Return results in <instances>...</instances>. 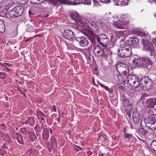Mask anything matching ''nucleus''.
Returning a JSON list of instances; mask_svg holds the SVG:
<instances>
[{"mask_svg": "<svg viewBox=\"0 0 156 156\" xmlns=\"http://www.w3.org/2000/svg\"><path fill=\"white\" fill-rule=\"evenodd\" d=\"M60 142H61V141L60 140H58L57 146L59 147V146H61V144H60Z\"/></svg>", "mask_w": 156, "mask_h": 156, "instance_id": "052dcab7", "label": "nucleus"}, {"mask_svg": "<svg viewBox=\"0 0 156 156\" xmlns=\"http://www.w3.org/2000/svg\"><path fill=\"white\" fill-rule=\"evenodd\" d=\"M130 95L131 96H133L134 95V93L133 90H131L130 91Z\"/></svg>", "mask_w": 156, "mask_h": 156, "instance_id": "bf43d9fd", "label": "nucleus"}, {"mask_svg": "<svg viewBox=\"0 0 156 156\" xmlns=\"http://www.w3.org/2000/svg\"><path fill=\"white\" fill-rule=\"evenodd\" d=\"M2 139L4 140L5 141L7 142L8 143L10 142L11 141L10 136L6 134H3Z\"/></svg>", "mask_w": 156, "mask_h": 156, "instance_id": "393cba45", "label": "nucleus"}, {"mask_svg": "<svg viewBox=\"0 0 156 156\" xmlns=\"http://www.w3.org/2000/svg\"><path fill=\"white\" fill-rule=\"evenodd\" d=\"M133 64L138 67H147L149 65H152V61L149 58L143 57L135 58L133 61Z\"/></svg>", "mask_w": 156, "mask_h": 156, "instance_id": "7ed1b4c3", "label": "nucleus"}, {"mask_svg": "<svg viewBox=\"0 0 156 156\" xmlns=\"http://www.w3.org/2000/svg\"><path fill=\"white\" fill-rule=\"evenodd\" d=\"M132 54L131 48L129 44L124 43L120 45L118 50V54L121 57L126 58L131 56Z\"/></svg>", "mask_w": 156, "mask_h": 156, "instance_id": "f03ea898", "label": "nucleus"}, {"mask_svg": "<svg viewBox=\"0 0 156 156\" xmlns=\"http://www.w3.org/2000/svg\"><path fill=\"white\" fill-rule=\"evenodd\" d=\"M152 126H151V130L156 129V121L155 120L152 121Z\"/></svg>", "mask_w": 156, "mask_h": 156, "instance_id": "4c0bfd02", "label": "nucleus"}, {"mask_svg": "<svg viewBox=\"0 0 156 156\" xmlns=\"http://www.w3.org/2000/svg\"><path fill=\"white\" fill-rule=\"evenodd\" d=\"M71 16L72 19L77 23L74 26V28L80 31L83 30V32L86 31L83 29L82 27L84 25V24L81 21L79 14L76 12L74 11L71 14Z\"/></svg>", "mask_w": 156, "mask_h": 156, "instance_id": "20e7f679", "label": "nucleus"}, {"mask_svg": "<svg viewBox=\"0 0 156 156\" xmlns=\"http://www.w3.org/2000/svg\"><path fill=\"white\" fill-rule=\"evenodd\" d=\"M148 2L152 4L154 3H156V0H148Z\"/></svg>", "mask_w": 156, "mask_h": 156, "instance_id": "864d4df0", "label": "nucleus"}, {"mask_svg": "<svg viewBox=\"0 0 156 156\" xmlns=\"http://www.w3.org/2000/svg\"><path fill=\"white\" fill-rule=\"evenodd\" d=\"M134 34L141 37H145L148 34L146 32H144L139 28L136 29L133 31Z\"/></svg>", "mask_w": 156, "mask_h": 156, "instance_id": "ddd939ff", "label": "nucleus"}, {"mask_svg": "<svg viewBox=\"0 0 156 156\" xmlns=\"http://www.w3.org/2000/svg\"><path fill=\"white\" fill-rule=\"evenodd\" d=\"M122 82H126V80H125V79L123 77H122Z\"/></svg>", "mask_w": 156, "mask_h": 156, "instance_id": "774afa93", "label": "nucleus"}, {"mask_svg": "<svg viewBox=\"0 0 156 156\" xmlns=\"http://www.w3.org/2000/svg\"><path fill=\"white\" fill-rule=\"evenodd\" d=\"M150 147L153 151L156 152V140H154L151 142Z\"/></svg>", "mask_w": 156, "mask_h": 156, "instance_id": "bb28decb", "label": "nucleus"}, {"mask_svg": "<svg viewBox=\"0 0 156 156\" xmlns=\"http://www.w3.org/2000/svg\"><path fill=\"white\" fill-rule=\"evenodd\" d=\"M138 131L143 135H146L147 133V131L145 130L142 126L140 127L138 129Z\"/></svg>", "mask_w": 156, "mask_h": 156, "instance_id": "5701e85b", "label": "nucleus"}, {"mask_svg": "<svg viewBox=\"0 0 156 156\" xmlns=\"http://www.w3.org/2000/svg\"><path fill=\"white\" fill-rule=\"evenodd\" d=\"M6 76L5 73L2 72H0V78L4 79Z\"/></svg>", "mask_w": 156, "mask_h": 156, "instance_id": "49530a36", "label": "nucleus"}, {"mask_svg": "<svg viewBox=\"0 0 156 156\" xmlns=\"http://www.w3.org/2000/svg\"><path fill=\"white\" fill-rule=\"evenodd\" d=\"M28 119H27V120H26L25 122H24L23 123H22V125L23 126L24 125H27L29 124V123L28 122Z\"/></svg>", "mask_w": 156, "mask_h": 156, "instance_id": "8fccbe9b", "label": "nucleus"}, {"mask_svg": "<svg viewBox=\"0 0 156 156\" xmlns=\"http://www.w3.org/2000/svg\"><path fill=\"white\" fill-rule=\"evenodd\" d=\"M112 0H100V1L103 3L107 4L110 3Z\"/></svg>", "mask_w": 156, "mask_h": 156, "instance_id": "a18cd8bd", "label": "nucleus"}, {"mask_svg": "<svg viewBox=\"0 0 156 156\" xmlns=\"http://www.w3.org/2000/svg\"><path fill=\"white\" fill-rule=\"evenodd\" d=\"M108 139V136L105 134L101 135L98 138L99 140H101L103 142H105Z\"/></svg>", "mask_w": 156, "mask_h": 156, "instance_id": "cd10ccee", "label": "nucleus"}, {"mask_svg": "<svg viewBox=\"0 0 156 156\" xmlns=\"http://www.w3.org/2000/svg\"><path fill=\"white\" fill-rule=\"evenodd\" d=\"M37 117H40L41 116H44L43 113L41 111H38L37 112Z\"/></svg>", "mask_w": 156, "mask_h": 156, "instance_id": "a19ab883", "label": "nucleus"}, {"mask_svg": "<svg viewBox=\"0 0 156 156\" xmlns=\"http://www.w3.org/2000/svg\"><path fill=\"white\" fill-rule=\"evenodd\" d=\"M132 110H125L126 113L129 116H131V113L132 112Z\"/></svg>", "mask_w": 156, "mask_h": 156, "instance_id": "09e8293b", "label": "nucleus"}, {"mask_svg": "<svg viewBox=\"0 0 156 156\" xmlns=\"http://www.w3.org/2000/svg\"><path fill=\"white\" fill-rule=\"evenodd\" d=\"M153 42L155 45L156 46V38L153 40Z\"/></svg>", "mask_w": 156, "mask_h": 156, "instance_id": "338daca9", "label": "nucleus"}, {"mask_svg": "<svg viewBox=\"0 0 156 156\" xmlns=\"http://www.w3.org/2000/svg\"><path fill=\"white\" fill-rule=\"evenodd\" d=\"M128 22H126L120 20H118L116 21H114L112 23L113 26L118 29H126L128 24Z\"/></svg>", "mask_w": 156, "mask_h": 156, "instance_id": "9d476101", "label": "nucleus"}, {"mask_svg": "<svg viewBox=\"0 0 156 156\" xmlns=\"http://www.w3.org/2000/svg\"><path fill=\"white\" fill-rule=\"evenodd\" d=\"M142 44L144 49L150 53L152 56L154 54V49L152 43L147 39H143Z\"/></svg>", "mask_w": 156, "mask_h": 156, "instance_id": "423d86ee", "label": "nucleus"}, {"mask_svg": "<svg viewBox=\"0 0 156 156\" xmlns=\"http://www.w3.org/2000/svg\"><path fill=\"white\" fill-rule=\"evenodd\" d=\"M51 140L52 144H56L57 146V142L58 140H57V138L55 137H51Z\"/></svg>", "mask_w": 156, "mask_h": 156, "instance_id": "58836bf2", "label": "nucleus"}, {"mask_svg": "<svg viewBox=\"0 0 156 156\" xmlns=\"http://www.w3.org/2000/svg\"><path fill=\"white\" fill-rule=\"evenodd\" d=\"M6 151L3 150H0V154L2 156H6Z\"/></svg>", "mask_w": 156, "mask_h": 156, "instance_id": "ea45409f", "label": "nucleus"}, {"mask_svg": "<svg viewBox=\"0 0 156 156\" xmlns=\"http://www.w3.org/2000/svg\"><path fill=\"white\" fill-rule=\"evenodd\" d=\"M153 101L154 103H155V105L156 104V98H153Z\"/></svg>", "mask_w": 156, "mask_h": 156, "instance_id": "69168bd1", "label": "nucleus"}, {"mask_svg": "<svg viewBox=\"0 0 156 156\" xmlns=\"http://www.w3.org/2000/svg\"><path fill=\"white\" fill-rule=\"evenodd\" d=\"M80 4H83V0H78Z\"/></svg>", "mask_w": 156, "mask_h": 156, "instance_id": "680f3d73", "label": "nucleus"}, {"mask_svg": "<svg viewBox=\"0 0 156 156\" xmlns=\"http://www.w3.org/2000/svg\"><path fill=\"white\" fill-rule=\"evenodd\" d=\"M147 96V95L146 94H144L143 95V96H142V97L141 98V100H144L145 99V98Z\"/></svg>", "mask_w": 156, "mask_h": 156, "instance_id": "4d7b16f0", "label": "nucleus"}, {"mask_svg": "<svg viewBox=\"0 0 156 156\" xmlns=\"http://www.w3.org/2000/svg\"><path fill=\"white\" fill-rule=\"evenodd\" d=\"M98 84L101 86L105 90L108 91L109 93H112L113 92V90L112 89H109V88L106 86L102 84L101 83H100L98 81Z\"/></svg>", "mask_w": 156, "mask_h": 156, "instance_id": "2f4dec72", "label": "nucleus"}, {"mask_svg": "<svg viewBox=\"0 0 156 156\" xmlns=\"http://www.w3.org/2000/svg\"><path fill=\"white\" fill-rule=\"evenodd\" d=\"M154 121V120H153ZM146 126L151 130V126H152V120L148 119L144 120Z\"/></svg>", "mask_w": 156, "mask_h": 156, "instance_id": "4be33fe9", "label": "nucleus"}, {"mask_svg": "<svg viewBox=\"0 0 156 156\" xmlns=\"http://www.w3.org/2000/svg\"><path fill=\"white\" fill-rule=\"evenodd\" d=\"M24 11V8L20 6H17L14 8L9 12V15L12 18L18 17L22 14Z\"/></svg>", "mask_w": 156, "mask_h": 156, "instance_id": "0eeeda50", "label": "nucleus"}, {"mask_svg": "<svg viewBox=\"0 0 156 156\" xmlns=\"http://www.w3.org/2000/svg\"><path fill=\"white\" fill-rule=\"evenodd\" d=\"M4 24L3 22L0 20V32H3L4 31V30L3 28Z\"/></svg>", "mask_w": 156, "mask_h": 156, "instance_id": "e433bc0d", "label": "nucleus"}, {"mask_svg": "<svg viewBox=\"0 0 156 156\" xmlns=\"http://www.w3.org/2000/svg\"><path fill=\"white\" fill-rule=\"evenodd\" d=\"M87 19L92 22H94L95 16L94 14H89L87 16Z\"/></svg>", "mask_w": 156, "mask_h": 156, "instance_id": "72a5a7b5", "label": "nucleus"}, {"mask_svg": "<svg viewBox=\"0 0 156 156\" xmlns=\"http://www.w3.org/2000/svg\"><path fill=\"white\" fill-rule=\"evenodd\" d=\"M113 1V3L115 4V5L119 6L118 5L119 3V2H121V1H119V0H112Z\"/></svg>", "mask_w": 156, "mask_h": 156, "instance_id": "de8ad7c7", "label": "nucleus"}, {"mask_svg": "<svg viewBox=\"0 0 156 156\" xmlns=\"http://www.w3.org/2000/svg\"><path fill=\"white\" fill-rule=\"evenodd\" d=\"M75 40L79 42V44L82 47L87 46L89 43V39L85 37H76Z\"/></svg>", "mask_w": 156, "mask_h": 156, "instance_id": "9b49d317", "label": "nucleus"}, {"mask_svg": "<svg viewBox=\"0 0 156 156\" xmlns=\"http://www.w3.org/2000/svg\"><path fill=\"white\" fill-rule=\"evenodd\" d=\"M132 117L134 122L136 124H137L139 123L140 119V115L138 112H133L132 114Z\"/></svg>", "mask_w": 156, "mask_h": 156, "instance_id": "f3484780", "label": "nucleus"}, {"mask_svg": "<svg viewBox=\"0 0 156 156\" xmlns=\"http://www.w3.org/2000/svg\"><path fill=\"white\" fill-rule=\"evenodd\" d=\"M116 86L117 87H119L120 89H121V88H122V86L119 84H116Z\"/></svg>", "mask_w": 156, "mask_h": 156, "instance_id": "6e6d98bb", "label": "nucleus"}, {"mask_svg": "<svg viewBox=\"0 0 156 156\" xmlns=\"http://www.w3.org/2000/svg\"><path fill=\"white\" fill-rule=\"evenodd\" d=\"M35 128V130L36 131H39L40 130V128L39 127H37V126H36V127Z\"/></svg>", "mask_w": 156, "mask_h": 156, "instance_id": "13d9d810", "label": "nucleus"}, {"mask_svg": "<svg viewBox=\"0 0 156 156\" xmlns=\"http://www.w3.org/2000/svg\"><path fill=\"white\" fill-rule=\"evenodd\" d=\"M152 80L148 77L142 78L140 81L139 86L142 89H150L152 87Z\"/></svg>", "mask_w": 156, "mask_h": 156, "instance_id": "39448f33", "label": "nucleus"}, {"mask_svg": "<svg viewBox=\"0 0 156 156\" xmlns=\"http://www.w3.org/2000/svg\"><path fill=\"white\" fill-rule=\"evenodd\" d=\"M15 136L17 139L18 142L22 143V141L23 140L22 135L20 133H16L15 135Z\"/></svg>", "mask_w": 156, "mask_h": 156, "instance_id": "b1692460", "label": "nucleus"}, {"mask_svg": "<svg viewBox=\"0 0 156 156\" xmlns=\"http://www.w3.org/2000/svg\"><path fill=\"white\" fill-rule=\"evenodd\" d=\"M53 110L54 112H56V108L55 106H53Z\"/></svg>", "mask_w": 156, "mask_h": 156, "instance_id": "0e129e2a", "label": "nucleus"}, {"mask_svg": "<svg viewBox=\"0 0 156 156\" xmlns=\"http://www.w3.org/2000/svg\"><path fill=\"white\" fill-rule=\"evenodd\" d=\"M5 70L6 71H7L8 72H9L11 71L12 69H9L8 68H7V67L5 69H3V70Z\"/></svg>", "mask_w": 156, "mask_h": 156, "instance_id": "5fc2aeb1", "label": "nucleus"}, {"mask_svg": "<svg viewBox=\"0 0 156 156\" xmlns=\"http://www.w3.org/2000/svg\"><path fill=\"white\" fill-rule=\"evenodd\" d=\"M21 131L22 133H25L26 132H28V131L26 130V129L24 128H22L21 129Z\"/></svg>", "mask_w": 156, "mask_h": 156, "instance_id": "3c124183", "label": "nucleus"}, {"mask_svg": "<svg viewBox=\"0 0 156 156\" xmlns=\"http://www.w3.org/2000/svg\"><path fill=\"white\" fill-rule=\"evenodd\" d=\"M49 131L51 133H52V130L51 129H48L47 128L44 129L43 131L42 136L43 138L45 140H47L49 136Z\"/></svg>", "mask_w": 156, "mask_h": 156, "instance_id": "4468645a", "label": "nucleus"}, {"mask_svg": "<svg viewBox=\"0 0 156 156\" xmlns=\"http://www.w3.org/2000/svg\"><path fill=\"white\" fill-rule=\"evenodd\" d=\"M103 51L104 50L100 49V47L98 45H97L94 49L93 52L95 55L103 56L104 55Z\"/></svg>", "mask_w": 156, "mask_h": 156, "instance_id": "2eb2a0df", "label": "nucleus"}, {"mask_svg": "<svg viewBox=\"0 0 156 156\" xmlns=\"http://www.w3.org/2000/svg\"><path fill=\"white\" fill-rule=\"evenodd\" d=\"M5 3L4 2L2 1V0H0V9L2 8L3 7H5Z\"/></svg>", "mask_w": 156, "mask_h": 156, "instance_id": "37998d69", "label": "nucleus"}, {"mask_svg": "<svg viewBox=\"0 0 156 156\" xmlns=\"http://www.w3.org/2000/svg\"><path fill=\"white\" fill-rule=\"evenodd\" d=\"M91 0H83V4L87 5H90L91 4Z\"/></svg>", "mask_w": 156, "mask_h": 156, "instance_id": "c03bdc74", "label": "nucleus"}, {"mask_svg": "<svg viewBox=\"0 0 156 156\" xmlns=\"http://www.w3.org/2000/svg\"><path fill=\"white\" fill-rule=\"evenodd\" d=\"M119 4L118 5L120 6H124L127 5L128 4V0H123L119 2Z\"/></svg>", "mask_w": 156, "mask_h": 156, "instance_id": "7c9ffc66", "label": "nucleus"}, {"mask_svg": "<svg viewBox=\"0 0 156 156\" xmlns=\"http://www.w3.org/2000/svg\"><path fill=\"white\" fill-rule=\"evenodd\" d=\"M127 79L128 83L131 86L135 88L139 86L140 81L134 75L129 74L127 76Z\"/></svg>", "mask_w": 156, "mask_h": 156, "instance_id": "6e6552de", "label": "nucleus"}, {"mask_svg": "<svg viewBox=\"0 0 156 156\" xmlns=\"http://www.w3.org/2000/svg\"><path fill=\"white\" fill-rule=\"evenodd\" d=\"M63 35L65 38L71 41L74 40L75 38L73 32L70 30H65L63 32Z\"/></svg>", "mask_w": 156, "mask_h": 156, "instance_id": "f8f14e48", "label": "nucleus"}, {"mask_svg": "<svg viewBox=\"0 0 156 156\" xmlns=\"http://www.w3.org/2000/svg\"><path fill=\"white\" fill-rule=\"evenodd\" d=\"M78 4H80L78 0H76L73 2V5H76Z\"/></svg>", "mask_w": 156, "mask_h": 156, "instance_id": "603ef678", "label": "nucleus"}, {"mask_svg": "<svg viewBox=\"0 0 156 156\" xmlns=\"http://www.w3.org/2000/svg\"><path fill=\"white\" fill-rule=\"evenodd\" d=\"M44 116L40 117H38V118L39 119H41L43 120L44 119Z\"/></svg>", "mask_w": 156, "mask_h": 156, "instance_id": "e2e57ef3", "label": "nucleus"}, {"mask_svg": "<svg viewBox=\"0 0 156 156\" xmlns=\"http://www.w3.org/2000/svg\"><path fill=\"white\" fill-rule=\"evenodd\" d=\"M29 124L31 126L34 125L35 123V120L33 117H30L28 119Z\"/></svg>", "mask_w": 156, "mask_h": 156, "instance_id": "c756f323", "label": "nucleus"}, {"mask_svg": "<svg viewBox=\"0 0 156 156\" xmlns=\"http://www.w3.org/2000/svg\"><path fill=\"white\" fill-rule=\"evenodd\" d=\"M155 105L153 101V98L148 99L146 101V106L148 108H153Z\"/></svg>", "mask_w": 156, "mask_h": 156, "instance_id": "6ab92c4d", "label": "nucleus"}, {"mask_svg": "<svg viewBox=\"0 0 156 156\" xmlns=\"http://www.w3.org/2000/svg\"><path fill=\"white\" fill-rule=\"evenodd\" d=\"M83 33L87 36L90 37V40L92 42H94L96 40L103 47H106L109 43V39L104 34H101L96 35L92 31L88 30L83 32Z\"/></svg>", "mask_w": 156, "mask_h": 156, "instance_id": "f257e3e1", "label": "nucleus"}, {"mask_svg": "<svg viewBox=\"0 0 156 156\" xmlns=\"http://www.w3.org/2000/svg\"><path fill=\"white\" fill-rule=\"evenodd\" d=\"M112 16L111 15V12H109L106 13L104 16V18L108 22L111 21Z\"/></svg>", "mask_w": 156, "mask_h": 156, "instance_id": "a878e982", "label": "nucleus"}, {"mask_svg": "<svg viewBox=\"0 0 156 156\" xmlns=\"http://www.w3.org/2000/svg\"><path fill=\"white\" fill-rule=\"evenodd\" d=\"M139 42V41L137 38L131 37L129 40L128 44L132 46H135L138 45Z\"/></svg>", "mask_w": 156, "mask_h": 156, "instance_id": "dca6fc26", "label": "nucleus"}, {"mask_svg": "<svg viewBox=\"0 0 156 156\" xmlns=\"http://www.w3.org/2000/svg\"><path fill=\"white\" fill-rule=\"evenodd\" d=\"M3 8L0 9V16L4 17L6 16L8 12V9L6 8L5 7Z\"/></svg>", "mask_w": 156, "mask_h": 156, "instance_id": "aec40b11", "label": "nucleus"}, {"mask_svg": "<svg viewBox=\"0 0 156 156\" xmlns=\"http://www.w3.org/2000/svg\"><path fill=\"white\" fill-rule=\"evenodd\" d=\"M30 133L29 132H26L25 133H22V136L23 140H26L27 139L28 137L30 136Z\"/></svg>", "mask_w": 156, "mask_h": 156, "instance_id": "c85d7f7f", "label": "nucleus"}, {"mask_svg": "<svg viewBox=\"0 0 156 156\" xmlns=\"http://www.w3.org/2000/svg\"><path fill=\"white\" fill-rule=\"evenodd\" d=\"M122 98L124 106H128V105H129L131 104L128 99L126 97L125 95L123 94L122 95Z\"/></svg>", "mask_w": 156, "mask_h": 156, "instance_id": "412c9836", "label": "nucleus"}, {"mask_svg": "<svg viewBox=\"0 0 156 156\" xmlns=\"http://www.w3.org/2000/svg\"><path fill=\"white\" fill-rule=\"evenodd\" d=\"M29 136L30 139L32 141H34L37 139L35 135L33 133H30Z\"/></svg>", "mask_w": 156, "mask_h": 156, "instance_id": "473e14b6", "label": "nucleus"}, {"mask_svg": "<svg viewBox=\"0 0 156 156\" xmlns=\"http://www.w3.org/2000/svg\"><path fill=\"white\" fill-rule=\"evenodd\" d=\"M119 16L116 15H115L112 16L111 21L113 23L114 21H115V20H116L117 21L118 20H119Z\"/></svg>", "mask_w": 156, "mask_h": 156, "instance_id": "c9c22d12", "label": "nucleus"}, {"mask_svg": "<svg viewBox=\"0 0 156 156\" xmlns=\"http://www.w3.org/2000/svg\"><path fill=\"white\" fill-rule=\"evenodd\" d=\"M115 68L119 74L121 73H122L123 72L124 74V76H125V73L129 71L128 65L123 62L119 63L116 64L115 65Z\"/></svg>", "mask_w": 156, "mask_h": 156, "instance_id": "1a4fd4ad", "label": "nucleus"}, {"mask_svg": "<svg viewBox=\"0 0 156 156\" xmlns=\"http://www.w3.org/2000/svg\"><path fill=\"white\" fill-rule=\"evenodd\" d=\"M155 111L154 109H150L148 112V119L150 120H155L156 119L155 117L156 115L155 113Z\"/></svg>", "mask_w": 156, "mask_h": 156, "instance_id": "a211bd4d", "label": "nucleus"}, {"mask_svg": "<svg viewBox=\"0 0 156 156\" xmlns=\"http://www.w3.org/2000/svg\"><path fill=\"white\" fill-rule=\"evenodd\" d=\"M124 107L125 110H132V106L131 104L129 105H128V106H126Z\"/></svg>", "mask_w": 156, "mask_h": 156, "instance_id": "79ce46f5", "label": "nucleus"}, {"mask_svg": "<svg viewBox=\"0 0 156 156\" xmlns=\"http://www.w3.org/2000/svg\"><path fill=\"white\" fill-rule=\"evenodd\" d=\"M124 136L125 138H127L129 140H131L133 137L132 134L126 133L125 132Z\"/></svg>", "mask_w": 156, "mask_h": 156, "instance_id": "f704fd0d", "label": "nucleus"}]
</instances>
